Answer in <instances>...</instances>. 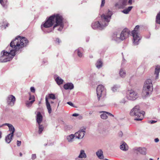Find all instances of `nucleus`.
Returning <instances> with one entry per match:
<instances>
[{
  "instance_id": "nucleus-1",
  "label": "nucleus",
  "mask_w": 160,
  "mask_h": 160,
  "mask_svg": "<svg viewBox=\"0 0 160 160\" xmlns=\"http://www.w3.org/2000/svg\"><path fill=\"white\" fill-rule=\"evenodd\" d=\"M28 40L25 37L17 36L10 43V46L6 48V51H3L1 52L3 55L0 57V62H5L11 60L15 55L16 53L20 50L21 51L22 48L27 46Z\"/></svg>"
},
{
  "instance_id": "nucleus-2",
  "label": "nucleus",
  "mask_w": 160,
  "mask_h": 160,
  "mask_svg": "<svg viewBox=\"0 0 160 160\" xmlns=\"http://www.w3.org/2000/svg\"><path fill=\"white\" fill-rule=\"evenodd\" d=\"M62 16L59 14L53 15L46 20L43 24L41 26L42 30L45 33L51 32L57 27H59L57 30L61 31L63 28L64 24Z\"/></svg>"
},
{
  "instance_id": "nucleus-3",
  "label": "nucleus",
  "mask_w": 160,
  "mask_h": 160,
  "mask_svg": "<svg viewBox=\"0 0 160 160\" xmlns=\"http://www.w3.org/2000/svg\"><path fill=\"white\" fill-rule=\"evenodd\" d=\"M112 15V12L108 10L107 13L103 14L101 15V19L99 21L92 23V28L94 29H98L101 30H102L108 25Z\"/></svg>"
},
{
  "instance_id": "nucleus-4",
  "label": "nucleus",
  "mask_w": 160,
  "mask_h": 160,
  "mask_svg": "<svg viewBox=\"0 0 160 160\" xmlns=\"http://www.w3.org/2000/svg\"><path fill=\"white\" fill-rule=\"evenodd\" d=\"M153 90L152 81L150 79H148L144 83L142 95L143 96L146 97L151 94Z\"/></svg>"
},
{
  "instance_id": "nucleus-5",
  "label": "nucleus",
  "mask_w": 160,
  "mask_h": 160,
  "mask_svg": "<svg viewBox=\"0 0 160 160\" xmlns=\"http://www.w3.org/2000/svg\"><path fill=\"white\" fill-rule=\"evenodd\" d=\"M145 112L143 111H140L138 106H136L131 111L130 114L131 116L135 117L134 119L136 121H141L142 120L143 115Z\"/></svg>"
},
{
  "instance_id": "nucleus-6",
  "label": "nucleus",
  "mask_w": 160,
  "mask_h": 160,
  "mask_svg": "<svg viewBox=\"0 0 160 160\" xmlns=\"http://www.w3.org/2000/svg\"><path fill=\"white\" fill-rule=\"evenodd\" d=\"M129 32L128 29L125 28L122 31L120 34L117 32H115L113 35V39L118 42L122 41L128 36Z\"/></svg>"
},
{
  "instance_id": "nucleus-7",
  "label": "nucleus",
  "mask_w": 160,
  "mask_h": 160,
  "mask_svg": "<svg viewBox=\"0 0 160 160\" xmlns=\"http://www.w3.org/2000/svg\"><path fill=\"white\" fill-rule=\"evenodd\" d=\"M139 26H136L134 29L132 31V34L133 38V44L134 45H138V42L141 39V37L139 33Z\"/></svg>"
},
{
  "instance_id": "nucleus-8",
  "label": "nucleus",
  "mask_w": 160,
  "mask_h": 160,
  "mask_svg": "<svg viewBox=\"0 0 160 160\" xmlns=\"http://www.w3.org/2000/svg\"><path fill=\"white\" fill-rule=\"evenodd\" d=\"M96 90L98 100L99 101L100 98L102 99L106 95V90L104 86L102 85H98Z\"/></svg>"
},
{
  "instance_id": "nucleus-9",
  "label": "nucleus",
  "mask_w": 160,
  "mask_h": 160,
  "mask_svg": "<svg viewBox=\"0 0 160 160\" xmlns=\"http://www.w3.org/2000/svg\"><path fill=\"white\" fill-rule=\"evenodd\" d=\"M126 94L127 98L129 100H134L138 97L137 93L132 89L128 91Z\"/></svg>"
},
{
  "instance_id": "nucleus-10",
  "label": "nucleus",
  "mask_w": 160,
  "mask_h": 160,
  "mask_svg": "<svg viewBox=\"0 0 160 160\" xmlns=\"http://www.w3.org/2000/svg\"><path fill=\"white\" fill-rule=\"evenodd\" d=\"M16 101L15 97L12 95H9L7 98V102L8 104L11 106H13Z\"/></svg>"
},
{
  "instance_id": "nucleus-11",
  "label": "nucleus",
  "mask_w": 160,
  "mask_h": 160,
  "mask_svg": "<svg viewBox=\"0 0 160 160\" xmlns=\"http://www.w3.org/2000/svg\"><path fill=\"white\" fill-rule=\"evenodd\" d=\"M127 1L128 0H119L115 4V6L118 8H123L127 4Z\"/></svg>"
},
{
  "instance_id": "nucleus-12",
  "label": "nucleus",
  "mask_w": 160,
  "mask_h": 160,
  "mask_svg": "<svg viewBox=\"0 0 160 160\" xmlns=\"http://www.w3.org/2000/svg\"><path fill=\"white\" fill-rule=\"evenodd\" d=\"M85 133V128L80 130L75 133V138L78 139H82L84 137Z\"/></svg>"
},
{
  "instance_id": "nucleus-13",
  "label": "nucleus",
  "mask_w": 160,
  "mask_h": 160,
  "mask_svg": "<svg viewBox=\"0 0 160 160\" xmlns=\"http://www.w3.org/2000/svg\"><path fill=\"white\" fill-rule=\"evenodd\" d=\"M2 126H7L9 128V130L11 132L10 134H12V136H13L15 131V129L13 126L11 124L5 123L3 124Z\"/></svg>"
},
{
  "instance_id": "nucleus-14",
  "label": "nucleus",
  "mask_w": 160,
  "mask_h": 160,
  "mask_svg": "<svg viewBox=\"0 0 160 160\" xmlns=\"http://www.w3.org/2000/svg\"><path fill=\"white\" fill-rule=\"evenodd\" d=\"M135 149L137 151L139 152L142 155H145L147 154V149L146 148H136Z\"/></svg>"
},
{
  "instance_id": "nucleus-15",
  "label": "nucleus",
  "mask_w": 160,
  "mask_h": 160,
  "mask_svg": "<svg viewBox=\"0 0 160 160\" xmlns=\"http://www.w3.org/2000/svg\"><path fill=\"white\" fill-rule=\"evenodd\" d=\"M83 49L81 48H78L75 51V53L77 54L79 58H82L83 56Z\"/></svg>"
},
{
  "instance_id": "nucleus-16",
  "label": "nucleus",
  "mask_w": 160,
  "mask_h": 160,
  "mask_svg": "<svg viewBox=\"0 0 160 160\" xmlns=\"http://www.w3.org/2000/svg\"><path fill=\"white\" fill-rule=\"evenodd\" d=\"M63 88L65 90H72L74 88V85L71 82L67 83L64 85Z\"/></svg>"
},
{
  "instance_id": "nucleus-17",
  "label": "nucleus",
  "mask_w": 160,
  "mask_h": 160,
  "mask_svg": "<svg viewBox=\"0 0 160 160\" xmlns=\"http://www.w3.org/2000/svg\"><path fill=\"white\" fill-rule=\"evenodd\" d=\"M42 116L40 112H38L36 116L37 122L38 124L41 123L42 120Z\"/></svg>"
},
{
  "instance_id": "nucleus-18",
  "label": "nucleus",
  "mask_w": 160,
  "mask_h": 160,
  "mask_svg": "<svg viewBox=\"0 0 160 160\" xmlns=\"http://www.w3.org/2000/svg\"><path fill=\"white\" fill-rule=\"evenodd\" d=\"M45 101L47 108L48 110V112L49 114H50L52 112V109L50 106V104L49 102L48 98L47 97H46L45 98Z\"/></svg>"
},
{
  "instance_id": "nucleus-19",
  "label": "nucleus",
  "mask_w": 160,
  "mask_h": 160,
  "mask_svg": "<svg viewBox=\"0 0 160 160\" xmlns=\"http://www.w3.org/2000/svg\"><path fill=\"white\" fill-rule=\"evenodd\" d=\"M120 148L121 149L124 151L127 150L128 149L127 145L123 141H122V144L120 145Z\"/></svg>"
},
{
  "instance_id": "nucleus-20",
  "label": "nucleus",
  "mask_w": 160,
  "mask_h": 160,
  "mask_svg": "<svg viewBox=\"0 0 160 160\" xmlns=\"http://www.w3.org/2000/svg\"><path fill=\"white\" fill-rule=\"evenodd\" d=\"M160 72V66L157 65L156 66L154 74L156 75L155 79L158 78V74Z\"/></svg>"
},
{
  "instance_id": "nucleus-21",
  "label": "nucleus",
  "mask_w": 160,
  "mask_h": 160,
  "mask_svg": "<svg viewBox=\"0 0 160 160\" xmlns=\"http://www.w3.org/2000/svg\"><path fill=\"white\" fill-rule=\"evenodd\" d=\"M75 137V134H71L67 137V139L69 142H72L74 140V138Z\"/></svg>"
},
{
  "instance_id": "nucleus-22",
  "label": "nucleus",
  "mask_w": 160,
  "mask_h": 160,
  "mask_svg": "<svg viewBox=\"0 0 160 160\" xmlns=\"http://www.w3.org/2000/svg\"><path fill=\"white\" fill-rule=\"evenodd\" d=\"M96 154L98 157L100 159L104 158L103 155V152L101 149H99L96 152Z\"/></svg>"
},
{
  "instance_id": "nucleus-23",
  "label": "nucleus",
  "mask_w": 160,
  "mask_h": 160,
  "mask_svg": "<svg viewBox=\"0 0 160 160\" xmlns=\"http://www.w3.org/2000/svg\"><path fill=\"white\" fill-rule=\"evenodd\" d=\"M100 113H102L101 115V118L102 119H106L108 118V116L107 114V112L105 111H100L99 112Z\"/></svg>"
},
{
  "instance_id": "nucleus-24",
  "label": "nucleus",
  "mask_w": 160,
  "mask_h": 160,
  "mask_svg": "<svg viewBox=\"0 0 160 160\" xmlns=\"http://www.w3.org/2000/svg\"><path fill=\"white\" fill-rule=\"evenodd\" d=\"M87 157V155L85 152L84 150H81L80 151V153L78 156V158H85Z\"/></svg>"
},
{
  "instance_id": "nucleus-25",
  "label": "nucleus",
  "mask_w": 160,
  "mask_h": 160,
  "mask_svg": "<svg viewBox=\"0 0 160 160\" xmlns=\"http://www.w3.org/2000/svg\"><path fill=\"white\" fill-rule=\"evenodd\" d=\"M120 76L122 78H124L126 75V73L125 71L123 68H121L119 71Z\"/></svg>"
},
{
  "instance_id": "nucleus-26",
  "label": "nucleus",
  "mask_w": 160,
  "mask_h": 160,
  "mask_svg": "<svg viewBox=\"0 0 160 160\" xmlns=\"http://www.w3.org/2000/svg\"><path fill=\"white\" fill-rule=\"evenodd\" d=\"M11 136L12 134H9L6 137L5 141L7 143H9L11 142L13 136Z\"/></svg>"
},
{
  "instance_id": "nucleus-27",
  "label": "nucleus",
  "mask_w": 160,
  "mask_h": 160,
  "mask_svg": "<svg viewBox=\"0 0 160 160\" xmlns=\"http://www.w3.org/2000/svg\"><path fill=\"white\" fill-rule=\"evenodd\" d=\"M55 80L57 83L58 85L62 84L63 82V80L58 76L56 78Z\"/></svg>"
},
{
  "instance_id": "nucleus-28",
  "label": "nucleus",
  "mask_w": 160,
  "mask_h": 160,
  "mask_svg": "<svg viewBox=\"0 0 160 160\" xmlns=\"http://www.w3.org/2000/svg\"><path fill=\"white\" fill-rule=\"evenodd\" d=\"M102 62L100 59L98 60L96 64V67L98 69L100 68L102 66Z\"/></svg>"
},
{
  "instance_id": "nucleus-29",
  "label": "nucleus",
  "mask_w": 160,
  "mask_h": 160,
  "mask_svg": "<svg viewBox=\"0 0 160 160\" xmlns=\"http://www.w3.org/2000/svg\"><path fill=\"white\" fill-rule=\"evenodd\" d=\"M132 8V6L129 7L127 8L124 9L122 12L126 14H128L131 10Z\"/></svg>"
},
{
  "instance_id": "nucleus-30",
  "label": "nucleus",
  "mask_w": 160,
  "mask_h": 160,
  "mask_svg": "<svg viewBox=\"0 0 160 160\" xmlns=\"http://www.w3.org/2000/svg\"><path fill=\"white\" fill-rule=\"evenodd\" d=\"M38 133L39 134H41L42 131L44 129V127L43 125L40 124H38Z\"/></svg>"
},
{
  "instance_id": "nucleus-31",
  "label": "nucleus",
  "mask_w": 160,
  "mask_h": 160,
  "mask_svg": "<svg viewBox=\"0 0 160 160\" xmlns=\"http://www.w3.org/2000/svg\"><path fill=\"white\" fill-rule=\"evenodd\" d=\"M120 87L118 85H114L113 86L112 88V90L113 92H115Z\"/></svg>"
},
{
  "instance_id": "nucleus-32",
  "label": "nucleus",
  "mask_w": 160,
  "mask_h": 160,
  "mask_svg": "<svg viewBox=\"0 0 160 160\" xmlns=\"http://www.w3.org/2000/svg\"><path fill=\"white\" fill-rule=\"evenodd\" d=\"M156 23L160 24V12L156 16Z\"/></svg>"
},
{
  "instance_id": "nucleus-33",
  "label": "nucleus",
  "mask_w": 160,
  "mask_h": 160,
  "mask_svg": "<svg viewBox=\"0 0 160 160\" xmlns=\"http://www.w3.org/2000/svg\"><path fill=\"white\" fill-rule=\"evenodd\" d=\"M34 102V100H31V101H27L26 102V105L27 107H30Z\"/></svg>"
},
{
  "instance_id": "nucleus-34",
  "label": "nucleus",
  "mask_w": 160,
  "mask_h": 160,
  "mask_svg": "<svg viewBox=\"0 0 160 160\" xmlns=\"http://www.w3.org/2000/svg\"><path fill=\"white\" fill-rule=\"evenodd\" d=\"M48 98L50 99H51L53 100L55 99H56L55 95L52 93L49 94H48Z\"/></svg>"
},
{
  "instance_id": "nucleus-35",
  "label": "nucleus",
  "mask_w": 160,
  "mask_h": 160,
  "mask_svg": "<svg viewBox=\"0 0 160 160\" xmlns=\"http://www.w3.org/2000/svg\"><path fill=\"white\" fill-rule=\"evenodd\" d=\"M7 0H0V3L3 6H5L7 3Z\"/></svg>"
},
{
  "instance_id": "nucleus-36",
  "label": "nucleus",
  "mask_w": 160,
  "mask_h": 160,
  "mask_svg": "<svg viewBox=\"0 0 160 160\" xmlns=\"http://www.w3.org/2000/svg\"><path fill=\"white\" fill-rule=\"evenodd\" d=\"M29 100H34V102L35 101V97L34 95H30L29 97Z\"/></svg>"
},
{
  "instance_id": "nucleus-37",
  "label": "nucleus",
  "mask_w": 160,
  "mask_h": 160,
  "mask_svg": "<svg viewBox=\"0 0 160 160\" xmlns=\"http://www.w3.org/2000/svg\"><path fill=\"white\" fill-rule=\"evenodd\" d=\"M36 158V154H32V160H34Z\"/></svg>"
},
{
  "instance_id": "nucleus-38",
  "label": "nucleus",
  "mask_w": 160,
  "mask_h": 160,
  "mask_svg": "<svg viewBox=\"0 0 160 160\" xmlns=\"http://www.w3.org/2000/svg\"><path fill=\"white\" fill-rule=\"evenodd\" d=\"M105 3V0H102V2L101 6V7H103L104 6Z\"/></svg>"
},
{
  "instance_id": "nucleus-39",
  "label": "nucleus",
  "mask_w": 160,
  "mask_h": 160,
  "mask_svg": "<svg viewBox=\"0 0 160 160\" xmlns=\"http://www.w3.org/2000/svg\"><path fill=\"white\" fill-rule=\"evenodd\" d=\"M30 90L32 92H35V89L34 87H31L30 88Z\"/></svg>"
},
{
  "instance_id": "nucleus-40",
  "label": "nucleus",
  "mask_w": 160,
  "mask_h": 160,
  "mask_svg": "<svg viewBox=\"0 0 160 160\" xmlns=\"http://www.w3.org/2000/svg\"><path fill=\"white\" fill-rule=\"evenodd\" d=\"M67 103L72 107H74L73 104L71 102H68Z\"/></svg>"
},
{
  "instance_id": "nucleus-41",
  "label": "nucleus",
  "mask_w": 160,
  "mask_h": 160,
  "mask_svg": "<svg viewBox=\"0 0 160 160\" xmlns=\"http://www.w3.org/2000/svg\"><path fill=\"white\" fill-rule=\"evenodd\" d=\"M17 145L18 146H20L21 144V141H19L18 140L17 141Z\"/></svg>"
},
{
  "instance_id": "nucleus-42",
  "label": "nucleus",
  "mask_w": 160,
  "mask_h": 160,
  "mask_svg": "<svg viewBox=\"0 0 160 160\" xmlns=\"http://www.w3.org/2000/svg\"><path fill=\"white\" fill-rule=\"evenodd\" d=\"M118 136L120 137H122L123 135V133L122 131H119L118 132Z\"/></svg>"
},
{
  "instance_id": "nucleus-43",
  "label": "nucleus",
  "mask_w": 160,
  "mask_h": 160,
  "mask_svg": "<svg viewBox=\"0 0 160 160\" xmlns=\"http://www.w3.org/2000/svg\"><path fill=\"white\" fill-rule=\"evenodd\" d=\"M126 102L125 99V98H123L122 100L120 101V103H124Z\"/></svg>"
},
{
  "instance_id": "nucleus-44",
  "label": "nucleus",
  "mask_w": 160,
  "mask_h": 160,
  "mask_svg": "<svg viewBox=\"0 0 160 160\" xmlns=\"http://www.w3.org/2000/svg\"><path fill=\"white\" fill-rule=\"evenodd\" d=\"M149 122L153 124L156 122H157V121L155 120H151L149 121Z\"/></svg>"
},
{
  "instance_id": "nucleus-45",
  "label": "nucleus",
  "mask_w": 160,
  "mask_h": 160,
  "mask_svg": "<svg viewBox=\"0 0 160 160\" xmlns=\"http://www.w3.org/2000/svg\"><path fill=\"white\" fill-rule=\"evenodd\" d=\"M56 42H58V43L59 44L60 42V40L58 38H56Z\"/></svg>"
},
{
  "instance_id": "nucleus-46",
  "label": "nucleus",
  "mask_w": 160,
  "mask_h": 160,
  "mask_svg": "<svg viewBox=\"0 0 160 160\" xmlns=\"http://www.w3.org/2000/svg\"><path fill=\"white\" fill-rule=\"evenodd\" d=\"M107 114L108 115H110V116H112L113 117H114V115H112V114H111L109 112H107Z\"/></svg>"
},
{
  "instance_id": "nucleus-47",
  "label": "nucleus",
  "mask_w": 160,
  "mask_h": 160,
  "mask_svg": "<svg viewBox=\"0 0 160 160\" xmlns=\"http://www.w3.org/2000/svg\"><path fill=\"white\" fill-rule=\"evenodd\" d=\"M79 115V114L77 113H75L72 114V116L74 117H77Z\"/></svg>"
},
{
  "instance_id": "nucleus-48",
  "label": "nucleus",
  "mask_w": 160,
  "mask_h": 160,
  "mask_svg": "<svg viewBox=\"0 0 160 160\" xmlns=\"http://www.w3.org/2000/svg\"><path fill=\"white\" fill-rule=\"evenodd\" d=\"M159 141V139L158 138H156L154 139V141L155 142H157Z\"/></svg>"
},
{
  "instance_id": "nucleus-49",
  "label": "nucleus",
  "mask_w": 160,
  "mask_h": 160,
  "mask_svg": "<svg viewBox=\"0 0 160 160\" xmlns=\"http://www.w3.org/2000/svg\"><path fill=\"white\" fill-rule=\"evenodd\" d=\"M51 104H52V103H54V104L55 105H56L57 104V102H54L53 101H51Z\"/></svg>"
},
{
  "instance_id": "nucleus-50",
  "label": "nucleus",
  "mask_w": 160,
  "mask_h": 160,
  "mask_svg": "<svg viewBox=\"0 0 160 160\" xmlns=\"http://www.w3.org/2000/svg\"><path fill=\"white\" fill-rule=\"evenodd\" d=\"M128 3L129 4H131L132 3V0H129Z\"/></svg>"
},
{
  "instance_id": "nucleus-51",
  "label": "nucleus",
  "mask_w": 160,
  "mask_h": 160,
  "mask_svg": "<svg viewBox=\"0 0 160 160\" xmlns=\"http://www.w3.org/2000/svg\"><path fill=\"white\" fill-rule=\"evenodd\" d=\"M43 62L44 64L46 62H47V60L46 59L43 60Z\"/></svg>"
},
{
  "instance_id": "nucleus-52",
  "label": "nucleus",
  "mask_w": 160,
  "mask_h": 160,
  "mask_svg": "<svg viewBox=\"0 0 160 160\" xmlns=\"http://www.w3.org/2000/svg\"><path fill=\"white\" fill-rule=\"evenodd\" d=\"M2 132L1 131H0V139L2 138Z\"/></svg>"
},
{
  "instance_id": "nucleus-53",
  "label": "nucleus",
  "mask_w": 160,
  "mask_h": 160,
  "mask_svg": "<svg viewBox=\"0 0 160 160\" xmlns=\"http://www.w3.org/2000/svg\"><path fill=\"white\" fill-rule=\"evenodd\" d=\"M89 38H87L86 39V42H88V41L89 40Z\"/></svg>"
},
{
  "instance_id": "nucleus-54",
  "label": "nucleus",
  "mask_w": 160,
  "mask_h": 160,
  "mask_svg": "<svg viewBox=\"0 0 160 160\" xmlns=\"http://www.w3.org/2000/svg\"><path fill=\"white\" fill-rule=\"evenodd\" d=\"M93 113V112L92 111H90L89 112V114L91 115V114H92Z\"/></svg>"
},
{
  "instance_id": "nucleus-55",
  "label": "nucleus",
  "mask_w": 160,
  "mask_h": 160,
  "mask_svg": "<svg viewBox=\"0 0 160 160\" xmlns=\"http://www.w3.org/2000/svg\"><path fill=\"white\" fill-rule=\"evenodd\" d=\"M19 154H20V156L21 157L22 156V154L21 152H20V153Z\"/></svg>"
},
{
  "instance_id": "nucleus-56",
  "label": "nucleus",
  "mask_w": 160,
  "mask_h": 160,
  "mask_svg": "<svg viewBox=\"0 0 160 160\" xmlns=\"http://www.w3.org/2000/svg\"><path fill=\"white\" fill-rule=\"evenodd\" d=\"M9 24H8V23L7 24H6V27H8V26Z\"/></svg>"
},
{
  "instance_id": "nucleus-57",
  "label": "nucleus",
  "mask_w": 160,
  "mask_h": 160,
  "mask_svg": "<svg viewBox=\"0 0 160 160\" xmlns=\"http://www.w3.org/2000/svg\"><path fill=\"white\" fill-rule=\"evenodd\" d=\"M3 125V124L1 125H0V127H2L3 126H2Z\"/></svg>"
},
{
  "instance_id": "nucleus-58",
  "label": "nucleus",
  "mask_w": 160,
  "mask_h": 160,
  "mask_svg": "<svg viewBox=\"0 0 160 160\" xmlns=\"http://www.w3.org/2000/svg\"><path fill=\"white\" fill-rule=\"evenodd\" d=\"M90 58H92V56H90Z\"/></svg>"
},
{
  "instance_id": "nucleus-59",
  "label": "nucleus",
  "mask_w": 160,
  "mask_h": 160,
  "mask_svg": "<svg viewBox=\"0 0 160 160\" xmlns=\"http://www.w3.org/2000/svg\"><path fill=\"white\" fill-rule=\"evenodd\" d=\"M59 102H59V103H58V106H59Z\"/></svg>"
},
{
  "instance_id": "nucleus-60",
  "label": "nucleus",
  "mask_w": 160,
  "mask_h": 160,
  "mask_svg": "<svg viewBox=\"0 0 160 160\" xmlns=\"http://www.w3.org/2000/svg\"><path fill=\"white\" fill-rule=\"evenodd\" d=\"M159 159V158H158V159Z\"/></svg>"
}]
</instances>
